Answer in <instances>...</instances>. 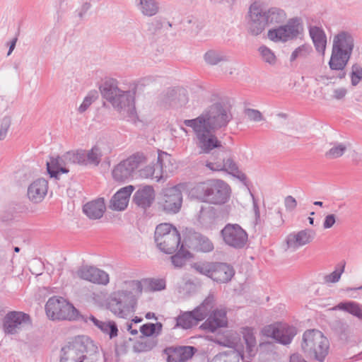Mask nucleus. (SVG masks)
Returning a JSON list of instances; mask_svg holds the SVG:
<instances>
[{"label":"nucleus","mask_w":362,"mask_h":362,"mask_svg":"<svg viewBox=\"0 0 362 362\" xmlns=\"http://www.w3.org/2000/svg\"><path fill=\"white\" fill-rule=\"evenodd\" d=\"M155 243L158 248L166 254H175L171 257V262L175 267H181L189 262L192 254L180 243L181 237L178 230L172 224H159L155 230Z\"/></svg>","instance_id":"f257e3e1"},{"label":"nucleus","mask_w":362,"mask_h":362,"mask_svg":"<svg viewBox=\"0 0 362 362\" xmlns=\"http://www.w3.org/2000/svg\"><path fill=\"white\" fill-rule=\"evenodd\" d=\"M249 16V30L255 35L260 34L266 26L281 23L286 18L285 12L276 8H272L263 12L262 6L257 2L250 6Z\"/></svg>","instance_id":"f03ea898"},{"label":"nucleus","mask_w":362,"mask_h":362,"mask_svg":"<svg viewBox=\"0 0 362 362\" xmlns=\"http://www.w3.org/2000/svg\"><path fill=\"white\" fill-rule=\"evenodd\" d=\"M194 190L199 199L214 204H225L230 199L231 194L230 186L221 180H211L199 183Z\"/></svg>","instance_id":"7ed1b4c3"},{"label":"nucleus","mask_w":362,"mask_h":362,"mask_svg":"<svg viewBox=\"0 0 362 362\" xmlns=\"http://www.w3.org/2000/svg\"><path fill=\"white\" fill-rule=\"evenodd\" d=\"M61 362H83L87 356L98 351V347L86 336H78L72 339L62 348Z\"/></svg>","instance_id":"20e7f679"},{"label":"nucleus","mask_w":362,"mask_h":362,"mask_svg":"<svg viewBox=\"0 0 362 362\" xmlns=\"http://www.w3.org/2000/svg\"><path fill=\"white\" fill-rule=\"evenodd\" d=\"M301 349L308 357L322 361L329 352V343L324 334L317 329H308L303 335Z\"/></svg>","instance_id":"39448f33"},{"label":"nucleus","mask_w":362,"mask_h":362,"mask_svg":"<svg viewBox=\"0 0 362 362\" xmlns=\"http://www.w3.org/2000/svg\"><path fill=\"white\" fill-rule=\"evenodd\" d=\"M184 123L186 126L192 127L195 132L198 139V146L202 153H208L213 149L221 147V141L211 132L212 128L206 125L204 117L187 119Z\"/></svg>","instance_id":"423d86ee"},{"label":"nucleus","mask_w":362,"mask_h":362,"mask_svg":"<svg viewBox=\"0 0 362 362\" xmlns=\"http://www.w3.org/2000/svg\"><path fill=\"white\" fill-rule=\"evenodd\" d=\"M192 267L199 274L219 284L228 282L235 274L233 268L223 262H199L194 263Z\"/></svg>","instance_id":"0eeeda50"},{"label":"nucleus","mask_w":362,"mask_h":362,"mask_svg":"<svg viewBox=\"0 0 362 362\" xmlns=\"http://www.w3.org/2000/svg\"><path fill=\"white\" fill-rule=\"evenodd\" d=\"M103 95L109 100L114 107L123 110L129 115L135 114L134 98L133 95L129 93H124L119 90L114 81L106 83L100 87Z\"/></svg>","instance_id":"6e6552de"},{"label":"nucleus","mask_w":362,"mask_h":362,"mask_svg":"<svg viewBox=\"0 0 362 362\" xmlns=\"http://www.w3.org/2000/svg\"><path fill=\"white\" fill-rule=\"evenodd\" d=\"M45 311L47 316L53 320H74L79 317L77 309L61 297L50 298L45 305Z\"/></svg>","instance_id":"1a4fd4ad"},{"label":"nucleus","mask_w":362,"mask_h":362,"mask_svg":"<svg viewBox=\"0 0 362 362\" xmlns=\"http://www.w3.org/2000/svg\"><path fill=\"white\" fill-rule=\"evenodd\" d=\"M296 333L294 327L283 322L267 325L260 331L262 337L272 338L283 344H290Z\"/></svg>","instance_id":"9d476101"},{"label":"nucleus","mask_w":362,"mask_h":362,"mask_svg":"<svg viewBox=\"0 0 362 362\" xmlns=\"http://www.w3.org/2000/svg\"><path fill=\"white\" fill-rule=\"evenodd\" d=\"M239 334L243 343L237 344L236 349L243 361L249 362L256 356L258 351L255 330L253 327L245 326L240 329Z\"/></svg>","instance_id":"9b49d317"},{"label":"nucleus","mask_w":362,"mask_h":362,"mask_svg":"<svg viewBox=\"0 0 362 362\" xmlns=\"http://www.w3.org/2000/svg\"><path fill=\"white\" fill-rule=\"evenodd\" d=\"M187 185L181 183L165 189L159 200V204L168 213L175 214L181 208L182 202V192L187 190Z\"/></svg>","instance_id":"f8f14e48"},{"label":"nucleus","mask_w":362,"mask_h":362,"mask_svg":"<svg viewBox=\"0 0 362 362\" xmlns=\"http://www.w3.org/2000/svg\"><path fill=\"white\" fill-rule=\"evenodd\" d=\"M303 30L297 20H291L286 25L268 31V37L274 42H286L297 37Z\"/></svg>","instance_id":"ddd939ff"},{"label":"nucleus","mask_w":362,"mask_h":362,"mask_svg":"<svg viewBox=\"0 0 362 362\" xmlns=\"http://www.w3.org/2000/svg\"><path fill=\"white\" fill-rule=\"evenodd\" d=\"M226 244L235 248L243 247L247 242V234L238 224H227L221 230Z\"/></svg>","instance_id":"4468645a"},{"label":"nucleus","mask_w":362,"mask_h":362,"mask_svg":"<svg viewBox=\"0 0 362 362\" xmlns=\"http://www.w3.org/2000/svg\"><path fill=\"white\" fill-rule=\"evenodd\" d=\"M30 325V316L23 312H9L3 320L4 332L8 334H16L23 327Z\"/></svg>","instance_id":"2eb2a0df"},{"label":"nucleus","mask_w":362,"mask_h":362,"mask_svg":"<svg viewBox=\"0 0 362 362\" xmlns=\"http://www.w3.org/2000/svg\"><path fill=\"white\" fill-rule=\"evenodd\" d=\"M210 301L206 300L202 305L192 312H187L180 315L177 325L184 329H188L202 320L206 315Z\"/></svg>","instance_id":"dca6fc26"},{"label":"nucleus","mask_w":362,"mask_h":362,"mask_svg":"<svg viewBox=\"0 0 362 362\" xmlns=\"http://www.w3.org/2000/svg\"><path fill=\"white\" fill-rule=\"evenodd\" d=\"M117 291L135 306L137 299L145 291V281L142 279L125 281Z\"/></svg>","instance_id":"f3484780"},{"label":"nucleus","mask_w":362,"mask_h":362,"mask_svg":"<svg viewBox=\"0 0 362 362\" xmlns=\"http://www.w3.org/2000/svg\"><path fill=\"white\" fill-rule=\"evenodd\" d=\"M139 159L131 156L117 165L112 170V177L117 181H124L132 176L133 173L139 166Z\"/></svg>","instance_id":"a211bd4d"},{"label":"nucleus","mask_w":362,"mask_h":362,"mask_svg":"<svg viewBox=\"0 0 362 362\" xmlns=\"http://www.w3.org/2000/svg\"><path fill=\"white\" fill-rule=\"evenodd\" d=\"M102 156L101 151L98 146H93L90 151H77L76 152H69L66 158L73 160V163L81 164H93L97 165L100 161Z\"/></svg>","instance_id":"6ab92c4d"},{"label":"nucleus","mask_w":362,"mask_h":362,"mask_svg":"<svg viewBox=\"0 0 362 362\" xmlns=\"http://www.w3.org/2000/svg\"><path fill=\"white\" fill-rule=\"evenodd\" d=\"M107 306L112 313L120 317H124L134 308V305H131L129 300L124 299L117 291L110 295Z\"/></svg>","instance_id":"aec40b11"},{"label":"nucleus","mask_w":362,"mask_h":362,"mask_svg":"<svg viewBox=\"0 0 362 362\" xmlns=\"http://www.w3.org/2000/svg\"><path fill=\"white\" fill-rule=\"evenodd\" d=\"M77 276L90 282L106 285L110 281L107 273L93 267H83L77 272Z\"/></svg>","instance_id":"412c9836"},{"label":"nucleus","mask_w":362,"mask_h":362,"mask_svg":"<svg viewBox=\"0 0 362 362\" xmlns=\"http://www.w3.org/2000/svg\"><path fill=\"white\" fill-rule=\"evenodd\" d=\"M227 326L226 310L221 308L214 310L200 327L206 332H214L219 328L226 327Z\"/></svg>","instance_id":"4be33fe9"},{"label":"nucleus","mask_w":362,"mask_h":362,"mask_svg":"<svg viewBox=\"0 0 362 362\" xmlns=\"http://www.w3.org/2000/svg\"><path fill=\"white\" fill-rule=\"evenodd\" d=\"M201 117H204L206 125L212 129L226 125L230 119V115L218 106L213 107L208 114Z\"/></svg>","instance_id":"5701e85b"},{"label":"nucleus","mask_w":362,"mask_h":362,"mask_svg":"<svg viewBox=\"0 0 362 362\" xmlns=\"http://www.w3.org/2000/svg\"><path fill=\"white\" fill-rule=\"evenodd\" d=\"M314 232L303 230L289 234L286 239V249L294 250L310 243L314 238Z\"/></svg>","instance_id":"b1692460"},{"label":"nucleus","mask_w":362,"mask_h":362,"mask_svg":"<svg viewBox=\"0 0 362 362\" xmlns=\"http://www.w3.org/2000/svg\"><path fill=\"white\" fill-rule=\"evenodd\" d=\"M134 187L132 185H128L121 188L112 197L110 201V208L116 211L124 210L129 204V198Z\"/></svg>","instance_id":"393cba45"},{"label":"nucleus","mask_w":362,"mask_h":362,"mask_svg":"<svg viewBox=\"0 0 362 362\" xmlns=\"http://www.w3.org/2000/svg\"><path fill=\"white\" fill-rule=\"evenodd\" d=\"M66 156L67 153L64 155L63 158H51L50 160L47 163V171L50 177L59 179L62 174L69 172V170L66 168V164L69 161L73 162V160L66 159Z\"/></svg>","instance_id":"a878e982"},{"label":"nucleus","mask_w":362,"mask_h":362,"mask_svg":"<svg viewBox=\"0 0 362 362\" xmlns=\"http://www.w3.org/2000/svg\"><path fill=\"white\" fill-rule=\"evenodd\" d=\"M353 48L354 40L349 34L342 32L334 36L332 49L351 55Z\"/></svg>","instance_id":"bb28decb"},{"label":"nucleus","mask_w":362,"mask_h":362,"mask_svg":"<svg viewBox=\"0 0 362 362\" xmlns=\"http://www.w3.org/2000/svg\"><path fill=\"white\" fill-rule=\"evenodd\" d=\"M194 349L191 346L179 348H168L165 352L168 355V362H185L192 358L194 354Z\"/></svg>","instance_id":"cd10ccee"},{"label":"nucleus","mask_w":362,"mask_h":362,"mask_svg":"<svg viewBox=\"0 0 362 362\" xmlns=\"http://www.w3.org/2000/svg\"><path fill=\"white\" fill-rule=\"evenodd\" d=\"M83 210L90 218H100L106 210L105 200L103 198H99L89 202L83 206Z\"/></svg>","instance_id":"c85d7f7f"},{"label":"nucleus","mask_w":362,"mask_h":362,"mask_svg":"<svg viewBox=\"0 0 362 362\" xmlns=\"http://www.w3.org/2000/svg\"><path fill=\"white\" fill-rule=\"evenodd\" d=\"M48 184L45 179L34 181L29 187L28 195L35 202L41 201L47 192Z\"/></svg>","instance_id":"c756f323"},{"label":"nucleus","mask_w":362,"mask_h":362,"mask_svg":"<svg viewBox=\"0 0 362 362\" xmlns=\"http://www.w3.org/2000/svg\"><path fill=\"white\" fill-rule=\"evenodd\" d=\"M155 199V192L152 187L144 186L139 189L134 195V201L143 208L149 206Z\"/></svg>","instance_id":"7c9ffc66"},{"label":"nucleus","mask_w":362,"mask_h":362,"mask_svg":"<svg viewBox=\"0 0 362 362\" xmlns=\"http://www.w3.org/2000/svg\"><path fill=\"white\" fill-rule=\"evenodd\" d=\"M206 166L213 171L234 173L238 169L235 163L230 158L224 160L217 157H214L211 160L207 161Z\"/></svg>","instance_id":"2f4dec72"},{"label":"nucleus","mask_w":362,"mask_h":362,"mask_svg":"<svg viewBox=\"0 0 362 362\" xmlns=\"http://www.w3.org/2000/svg\"><path fill=\"white\" fill-rule=\"evenodd\" d=\"M310 35L316 49L324 55L327 45V38L324 31L317 26L310 27Z\"/></svg>","instance_id":"473e14b6"},{"label":"nucleus","mask_w":362,"mask_h":362,"mask_svg":"<svg viewBox=\"0 0 362 362\" xmlns=\"http://www.w3.org/2000/svg\"><path fill=\"white\" fill-rule=\"evenodd\" d=\"M189 247L196 252H209L214 250V244L208 238L197 235L193 238Z\"/></svg>","instance_id":"72a5a7b5"},{"label":"nucleus","mask_w":362,"mask_h":362,"mask_svg":"<svg viewBox=\"0 0 362 362\" xmlns=\"http://www.w3.org/2000/svg\"><path fill=\"white\" fill-rule=\"evenodd\" d=\"M90 320L103 333L108 334L110 339L117 336L118 329L115 322L101 321L93 316H90Z\"/></svg>","instance_id":"f704fd0d"},{"label":"nucleus","mask_w":362,"mask_h":362,"mask_svg":"<svg viewBox=\"0 0 362 362\" xmlns=\"http://www.w3.org/2000/svg\"><path fill=\"white\" fill-rule=\"evenodd\" d=\"M351 55L344 54L336 50L332 49L331 59L329 61V66L334 70H341L346 66Z\"/></svg>","instance_id":"c9c22d12"},{"label":"nucleus","mask_w":362,"mask_h":362,"mask_svg":"<svg viewBox=\"0 0 362 362\" xmlns=\"http://www.w3.org/2000/svg\"><path fill=\"white\" fill-rule=\"evenodd\" d=\"M173 161V158L167 153L162 152L158 154L157 165L162 168L163 175L164 173H172L177 169V167Z\"/></svg>","instance_id":"e433bc0d"},{"label":"nucleus","mask_w":362,"mask_h":362,"mask_svg":"<svg viewBox=\"0 0 362 362\" xmlns=\"http://www.w3.org/2000/svg\"><path fill=\"white\" fill-rule=\"evenodd\" d=\"M334 309H338L348 312L350 314L358 317V318L362 317V310L359 305L354 302L340 303Z\"/></svg>","instance_id":"4c0bfd02"},{"label":"nucleus","mask_w":362,"mask_h":362,"mask_svg":"<svg viewBox=\"0 0 362 362\" xmlns=\"http://www.w3.org/2000/svg\"><path fill=\"white\" fill-rule=\"evenodd\" d=\"M162 327L160 322L146 323L140 327V332L145 337H151L158 335L162 331Z\"/></svg>","instance_id":"58836bf2"},{"label":"nucleus","mask_w":362,"mask_h":362,"mask_svg":"<svg viewBox=\"0 0 362 362\" xmlns=\"http://www.w3.org/2000/svg\"><path fill=\"white\" fill-rule=\"evenodd\" d=\"M142 176L159 181L163 177L162 168L158 167L157 163L153 165L146 166L142 170Z\"/></svg>","instance_id":"ea45409f"},{"label":"nucleus","mask_w":362,"mask_h":362,"mask_svg":"<svg viewBox=\"0 0 362 362\" xmlns=\"http://www.w3.org/2000/svg\"><path fill=\"white\" fill-rule=\"evenodd\" d=\"M145 281V291H161L165 288V281L163 279H144Z\"/></svg>","instance_id":"a19ab883"},{"label":"nucleus","mask_w":362,"mask_h":362,"mask_svg":"<svg viewBox=\"0 0 362 362\" xmlns=\"http://www.w3.org/2000/svg\"><path fill=\"white\" fill-rule=\"evenodd\" d=\"M155 342L150 339H141L137 341L133 346L136 352H146L151 351L155 346Z\"/></svg>","instance_id":"79ce46f5"},{"label":"nucleus","mask_w":362,"mask_h":362,"mask_svg":"<svg viewBox=\"0 0 362 362\" xmlns=\"http://www.w3.org/2000/svg\"><path fill=\"white\" fill-rule=\"evenodd\" d=\"M346 148L343 144H336L325 153L327 159H336L344 155Z\"/></svg>","instance_id":"37998d69"},{"label":"nucleus","mask_w":362,"mask_h":362,"mask_svg":"<svg viewBox=\"0 0 362 362\" xmlns=\"http://www.w3.org/2000/svg\"><path fill=\"white\" fill-rule=\"evenodd\" d=\"M140 4L144 15L151 16L157 12V6L153 0H141Z\"/></svg>","instance_id":"c03bdc74"},{"label":"nucleus","mask_w":362,"mask_h":362,"mask_svg":"<svg viewBox=\"0 0 362 362\" xmlns=\"http://www.w3.org/2000/svg\"><path fill=\"white\" fill-rule=\"evenodd\" d=\"M262 59L269 64H274L276 62V57L274 54L267 48V47L262 46L259 49Z\"/></svg>","instance_id":"a18cd8bd"},{"label":"nucleus","mask_w":362,"mask_h":362,"mask_svg":"<svg viewBox=\"0 0 362 362\" xmlns=\"http://www.w3.org/2000/svg\"><path fill=\"white\" fill-rule=\"evenodd\" d=\"M210 362H238V358L233 354H220L214 356Z\"/></svg>","instance_id":"49530a36"},{"label":"nucleus","mask_w":362,"mask_h":362,"mask_svg":"<svg viewBox=\"0 0 362 362\" xmlns=\"http://www.w3.org/2000/svg\"><path fill=\"white\" fill-rule=\"evenodd\" d=\"M362 79V68L354 66L351 74V83L354 86L357 85Z\"/></svg>","instance_id":"de8ad7c7"},{"label":"nucleus","mask_w":362,"mask_h":362,"mask_svg":"<svg viewBox=\"0 0 362 362\" xmlns=\"http://www.w3.org/2000/svg\"><path fill=\"white\" fill-rule=\"evenodd\" d=\"M342 273H343V269L334 270L331 274L326 276V277H325L326 282L336 283V282L339 281Z\"/></svg>","instance_id":"09e8293b"},{"label":"nucleus","mask_w":362,"mask_h":362,"mask_svg":"<svg viewBox=\"0 0 362 362\" xmlns=\"http://www.w3.org/2000/svg\"><path fill=\"white\" fill-rule=\"evenodd\" d=\"M204 58L206 62L210 64H216L219 62L218 54L212 51L206 52L205 54Z\"/></svg>","instance_id":"8fccbe9b"},{"label":"nucleus","mask_w":362,"mask_h":362,"mask_svg":"<svg viewBox=\"0 0 362 362\" xmlns=\"http://www.w3.org/2000/svg\"><path fill=\"white\" fill-rule=\"evenodd\" d=\"M247 117L251 121H259L262 119L261 113L255 110H248Z\"/></svg>","instance_id":"3c124183"},{"label":"nucleus","mask_w":362,"mask_h":362,"mask_svg":"<svg viewBox=\"0 0 362 362\" xmlns=\"http://www.w3.org/2000/svg\"><path fill=\"white\" fill-rule=\"evenodd\" d=\"M336 222V218L334 214L327 215L324 221L323 227L326 229L332 228Z\"/></svg>","instance_id":"603ef678"},{"label":"nucleus","mask_w":362,"mask_h":362,"mask_svg":"<svg viewBox=\"0 0 362 362\" xmlns=\"http://www.w3.org/2000/svg\"><path fill=\"white\" fill-rule=\"evenodd\" d=\"M274 345L272 342L267 341V342H260L259 344V349L260 354H263L266 350L267 349L268 351L272 352L273 351Z\"/></svg>","instance_id":"864d4df0"},{"label":"nucleus","mask_w":362,"mask_h":362,"mask_svg":"<svg viewBox=\"0 0 362 362\" xmlns=\"http://www.w3.org/2000/svg\"><path fill=\"white\" fill-rule=\"evenodd\" d=\"M285 206L289 210L294 209L297 206L296 200L291 196H288L285 199Z\"/></svg>","instance_id":"5fc2aeb1"},{"label":"nucleus","mask_w":362,"mask_h":362,"mask_svg":"<svg viewBox=\"0 0 362 362\" xmlns=\"http://www.w3.org/2000/svg\"><path fill=\"white\" fill-rule=\"evenodd\" d=\"M94 96H92V97H86L83 103L81 105V106L79 107V110L81 112H83L85 111L87 107L91 104L92 101L94 99Z\"/></svg>","instance_id":"6e6d98bb"},{"label":"nucleus","mask_w":362,"mask_h":362,"mask_svg":"<svg viewBox=\"0 0 362 362\" xmlns=\"http://www.w3.org/2000/svg\"><path fill=\"white\" fill-rule=\"evenodd\" d=\"M346 93V91L345 89L340 88V89H337L334 91V96L337 99H341L345 96Z\"/></svg>","instance_id":"4d7b16f0"},{"label":"nucleus","mask_w":362,"mask_h":362,"mask_svg":"<svg viewBox=\"0 0 362 362\" xmlns=\"http://www.w3.org/2000/svg\"><path fill=\"white\" fill-rule=\"evenodd\" d=\"M290 362H306L300 355L293 354L291 356Z\"/></svg>","instance_id":"13d9d810"},{"label":"nucleus","mask_w":362,"mask_h":362,"mask_svg":"<svg viewBox=\"0 0 362 362\" xmlns=\"http://www.w3.org/2000/svg\"><path fill=\"white\" fill-rule=\"evenodd\" d=\"M8 127V122H6L5 124V127L0 130V140L3 139L6 136Z\"/></svg>","instance_id":"bf43d9fd"},{"label":"nucleus","mask_w":362,"mask_h":362,"mask_svg":"<svg viewBox=\"0 0 362 362\" xmlns=\"http://www.w3.org/2000/svg\"><path fill=\"white\" fill-rule=\"evenodd\" d=\"M300 52V49H296L295 51H293L291 56V61L295 60L297 58L298 53Z\"/></svg>","instance_id":"052dcab7"},{"label":"nucleus","mask_w":362,"mask_h":362,"mask_svg":"<svg viewBox=\"0 0 362 362\" xmlns=\"http://www.w3.org/2000/svg\"><path fill=\"white\" fill-rule=\"evenodd\" d=\"M145 317L147 320H151V319L157 320V317H156L155 314L153 313H151V312L147 313L145 315Z\"/></svg>","instance_id":"680f3d73"},{"label":"nucleus","mask_w":362,"mask_h":362,"mask_svg":"<svg viewBox=\"0 0 362 362\" xmlns=\"http://www.w3.org/2000/svg\"><path fill=\"white\" fill-rule=\"evenodd\" d=\"M16 41H17V38H14L11 42V45L10 46V48H9V51H8V54L9 55L11 52L13 50L14 47H15V45H16Z\"/></svg>","instance_id":"e2e57ef3"},{"label":"nucleus","mask_w":362,"mask_h":362,"mask_svg":"<svg viewBox=\"0 0 362 362\" xmlns=\"http://www.w3.org/2000/svg\"><path fill=\"white\" fill-rule=\"evenodd\" d=\"M128 330L129 331V332L133 334V335H135L138 333L137 330L136 329H132V325H129V327H128Z\"/></svg>","instance_id":"0e129e2a"},{"label":"nucleus","mask_w":362,"mask_h":362,"mask_svg":"<svg viewBox=\"0 0 362 362\" xmlns=\"http://www.w3.org/2000/svg\"><path fill=\"white\" fill-rule=\"evenodd\" d=\"M142 320H143V319L141 317H135L134 318L132 319V322L134 323L141 322H142Z\"/></svg>","instance_id":"69168bd1"},{"label":"nucleus","mask_w":362,"mask_h":362,"mask_svg":"<svg viewBox=\"0 0 362 362\" xmlns=\"http://www.w3.org/2000/svg\"><path fill=\"white\" fill-rule=\"evenodd\" d=\"M277 213H278V214H279V216L280 219L277 221V223H277V224H281V223H282V222H283V221H282V218H281V213H280V211H278V212H277Z\"/></svg>","instance_id":"338daca9"},{"label":"nucleus","mask_w":362,"mask_h":362,"mask_svg":"<svg viewBox=\"0 0 362 362\" xmlns=\"http://www.w3.org/2000/svg\"><path fill=\"white\" fill-rule=\"evenodd\" d=\"M314 204H315V205H317V206H322L323 204H322V202L317 201V202H314Z\"/></svg>","instance_id":"774afa93"}]
</instances>
